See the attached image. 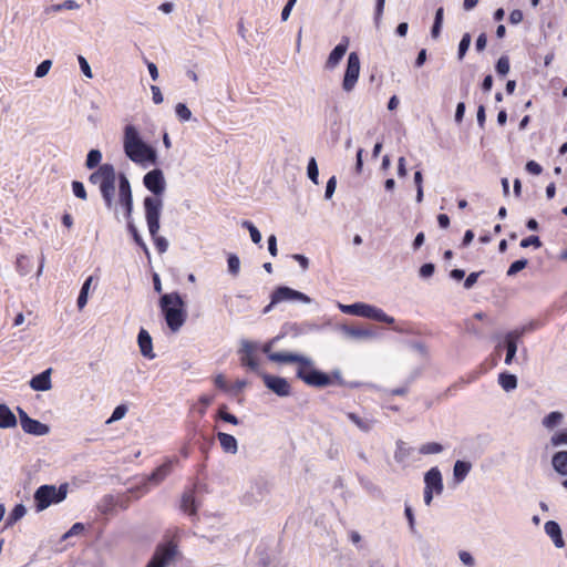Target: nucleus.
Listing matches in <instances>:
<instances>
[{
    "label": "nucleus",
    "mask_w": 567,
    "mask_h": 567,
    "mask_svg": "<svg viewBox=\"0 0 567 567\" xmlns=\"http://www.w3.org/2000/svg\"><path fill=\"white\" fill-rule=\"evenodd\" d=\"M123 148L125 155L138 165H154L157 162L156 151L142 140L134 125L130 124L124 127Z\"/></svg>",
    "instance_id": "1"
},
{
    "label": "nucleus",
    "mask_w": 567,
    "mask_h": 567,
    "mask_svg": "<svg viewBox=\"0 0 567 567\" xmlns=\"http://www.w3.org/2000/svg\"><path fill=\"white\" fill-rule=\"evenodd\" d=\"M159 306L168 328L177 332L186 320L183 299L177 292L166 293L161 297Z\"/></svg>",
    "instance_id": "2"
},
{
    "label": "nucleus",
    "mask_w": 567,
    "mask_h": 567,
    "mask_svg": "<svg viewBox=\"0 0 567 567\" xmlns=\"http://www.w3.org/2000/svg\"><path fill=\"white\" fill-rule=\"evenodd\" d=\"M115 178L116 173L114 166L112 164H103L97 168V171L91 174L90 182L100 186L106 207L109 209L114 208L115 214L117 215L114 204Z\"/></svg>",
    "instance_id": "3"
},
{
    "label": "nucleus",
    "mask_w": 567,
    "mask_h": 567,
    "mask_svg": "<svg viewBox=\"0 0 567 567\" xmlns=\"http://www.w3.org/2000/svg\"><path fill=\"white\" fill-rule=\"evenodd\" d=\"M338 308L343 313H347V315L373 319V320L390 323V324L394 322L393 317L388 316L385 312H383L382 309H380L375 306L369 305V303L355 302L352 305H343V303L339 302Z\"/></svg>",
    "instance_id": "4"
},
{
    "label": "nucleus",
    "mask_w": 567,
    "mask_h": 567,
    "mask_svg": "<svg viewBox=\"0 0 567 567\" xmlns=\"http://www.w3.org/2000/svg\"><path fill=\"white\" fill-rule=\"evenodd\" d=\"M66 496V486L61 485L56 488L53 485H42L34 493V501L38 511H43L51 504L60 503Z\"/></svg>",
    "instance_id": "5"
},
{
    "label": "nucleus",
    "mask_w": 567,
    "mask_h": 567,
    "mask_svg": "<svg viewBox=\"0 0 567 567\" xmlns=\"http://www.w3.org/2000/svg\"><path fill=\"white\" fill-rule=\"evenodd\" d=\"M296 374L298 379L309 386L324 388L332 383L331 378L327 373L315 369L312 360L309 365L298 367Z\"/></svg>",
    "instance_id": "6"
},
{
    "label": "nucleus",
    "mask_w": 567,
    "mask_h": 567,
    "mask_svg": "<svg viewBox=\"0 0 567 567\" xmlns=\"http://www.w3.org/2000/svg\"><path fill=\"white\" fill-rule=\"evenodd\" d=\"M163 208V200L158 197L147 196L144 199V209L147 227L151 235L159 230V217Z\"/></svg>",
    "instance_id": "7"
},
{
    "label": "nucleus",
    "mask_w": 567,
    "mask_h": 567,
    "mask_svg": "<svg viewBox=\"0 0 567 567\" xmlns=\"http://www.w3.org/2000/svg\"><path fill=\"white\" fill-rule=\"evenodd\" d=\"M424 503L430 506L434 495H441L444 489L443 478L437 467H432L424 475Z\"/></svg>",
    "instance_id": "8"
},
{
    "label": "nucleus",
    "mask_w": 567,
    "mask_h": 567,
    "mask_svg": "<svg viewBox=\"0 0 567 567\" xmlns=\"http://www.w3.org/2000/svg\"><path fill=\"white\" fill-rule=\"evenodd\" d=\"M533 329H535V324L529 323L519 329L512 330L504 336V347L506 349L505 364L511 365L513 363L519 340L526 332Z\"/></svg>",
    "instance_id": "9"
},
{
    "label": "nucleus",
    "mask_w": 567,
    "mask_h": 567,
    "mask_svg": "<svg viewBox=\"0 0 567 567\" xmlns=\"http://www.w3.org/2000/svg\"><path fill=\"white\" fill-rule=\"evenodd\" d=\"M360 58L357 52H351L347 60V68L342 81V89L344 92H351L360 75Z\"/></svg>",
    "instance_id": "10"
},
{
    "label": "nucleus",
    "mask_w": 567,
    "mask_h": 567,
    "mask_svg": "<svg viewBox=\"0 0 567 567\" xmlns=\"http://www.w3.org/2000/svg\"><path fill=\"white\" fill-rule=\"evenodd\" d=\"M284 301L310 303L311 298L290 287L280 286L276 288L271 295V305H277Z\"/></svg>",
    "instance_id": "11"
},
{
    "label": "nucleus",
    "mask_w": 567,
    "mask_h": 567,
    "mask_svg": "<svg viewBox=\"0 0 567 567\" xmlns=\"http://www.w3.org/2000/svg\"><path fill=\"white\" fill-rule=\"evenodd\" d=\"M17 411L19 414L21 427L25 433L35 435V436H43V435L49 434V432H50L49 425L41 423L38 420L31 419L27 414V412L21 408H17Z\"/></svg>",
    "instance_id": "12"
},
{
    "label": "nucleus",
    "mask_w": 567,
    "mask_h": 567,
    "mask_svg": "<svg viewBox=\"0 0 567 567\" xmlns=\"http://www.w3.org/2000/svg\"><path fill=\"white\" fill-rule=\"evenodd\" d=\"M144 186L153 193V197L161 198L166 189V182L163 172L155 168L145 174L143 178Z\"/></svg>",
    "instance_id": "13"
},
{
    "label": "nucleus",
    "mask_w": 567,
    "mask_h": 567,
    "mask_svg": "<svg viewBox=\"0 0 567 567\" xmlns=\"http://www.w3.org/2000/svg\"><path fill=\"white\" fill-rule=\"evenodd\" d=\"M118 203L124 209L125 218L131 219L133 212V197L130 182L124 174H120L118 177Z\"/></svg>",
    "instance_id": "14"
},
{
    "label": "nucleus",
    "mask_w": 567,
    "mask_h": 567,
    "mask_svg": "<svg viewBox=\"0 0 567 567\" xmlns=\"http://www.w3.org/2000/svg\"><path fill=\"white\" fill-rule=\"evenodd\" d=\"M269 360L276 363L282 364H291L296 363L298 367L309 365L311 363V358L288 351H279L275 353H269Z\"/></svg>",
    "instance_id": "15"
},
{
    "label": "nucleus",
    "mask_w": 567,
    "mask_h": 567,
    "mask_svg": "<svg viewBox=\"0 0 567 567\" xmlns=\"http://www.w3.org/2000/svg\"><path fill=\"white\" fill-rule=\"evenodd\" d=\"M262 380L265 385L276 393L279 396H288L291 392V386L289 382L281 377L270 375V374H262Z\"/></svg>",
    "instance_id": "16"
},
{
    "label": "nucleus",
    "mask_w": 567,
    "mask_h": 567,
    "mask_svg": "<svg viewBox=\"0 0 567 567\" xmlns=\"http://www.w3.org/2000/svg\"><path fill=\"white\" fill-rule=\"evenodd\" d=\"M175 555V546L166 545L159 547L146 567H167Z\"/></svg>",
    "instance_id": "17"
},
{
    "label": "nucleus",
    "mask_w": 567,
    "mask_h": 567,
    "mask_svg": "<svg viewBox=\"0 0 567 567\" xmlns=\"http://www.w3.org/2000/svg\"><path fill=\"white\" fill-rule=\"evenodd\" d=\"M348 47L349 39L344 37L342 41L330 52L324 63V69L330 71L334 70L339 65L344 54L347 53Z\"/></svg>",
    "instance_id": "18"
},
{
    "label": "nucleus",
    "mask_w": 567,
    "mask_h": 567,
    "mask_svg": "<svg viewBox=\"0 0 567 567\" xmlns=\"http://www.w3.org/2000/svg\"><path fill=\"white\" fill-rule=\"evenodd\" d=\"M137 344L141 351V354L146 359H154L156 354L153 350V341L151 334L145 330L141 329L137 336Z\"/></svg>",
    "instance_id": "19"
},
{
    "label": "nucleus",
    "mask_w": 567,
    "mask_h": 567,
    "mask_svg": "<svg viewBox=\"0 0 567 567\" xmlns=\"http://www.w3.org/2000/svg\"><path fill=\"white\" fill-rule=\"evenodd\" d=\"M30 386L34 391H49L52 388L51 369L33 377L30 381Z\"/></svg>",
    "instance_id": "20"
},
{
    "label": "nucleus",
    "mask_w": 567,
    "mask_h": 567,
    "mask_svg": "<svg viewBox=\"0 0 567 567\" xmlns=\"http://www.w3.org/2000/svg\"><path fill=\"white\" fill-rule=\"evenodd\" d=\"M172 468L173 461L165 462L147 477V483L153 486L161 484L171 474Z\"/></svg>",
    "instance_id": "21"
},
{
    "label": "nucleus",
    "mask_w": 567,
    "mask_h": 567,
    "mask_svg": "<svg viewBox=\"0 0 567 567\" xmlns=\"http://www.w3.org/2000/svg\"><path fill=\"white\" fill-rule=\"evenodd\" d=\"M544 528L545 533L551 538L554 545L557 548H563L565 546V542L561 535V528L556 522H546Z\"/></svg>",
    "instance_id": "22"
},
{
    "label": "nucleus",
    "mask_w": 567,
    "mask_h": 567,
    "mask_svg": "<svg viewBox=\"0 0 567 567\" xmlns=\"http://www.w3.org/2000/svg\"><path fill=\"white\" fill-rule=\"evenodd\" d=\"M341 330L347 338L354 340L373 339L375 337V333L369 329L343 326Z\"/></svg>",
    "instance_id": "23"
},
{
    "label": "nucleus",
    "mask_w": 567,
    "mask_h": 567,
    "mask_svg": "<svg viewBox=\"0 0 567 567\" xmlns=\"http://www.w3.org/2000/svg\"><path fill=\"white\" fill-rule=\"evenodd\" d=\"M347 417L362 432H370L374 424H375V420L372 419V417H367V416H360L359 414L357 413H353V412H348L347 413Z\"/></svg>",
    "instance_id": "24"
},
{
    "label": "nucleus",
    "mask_w": 567,
    "mask_h": 567,
    "mask_svg": "<svg viewBox=\"0 0 567 567\" xmlns=\"http://www.w3.org/2000/svg\"><path fill=\"white\" fill-rule=\"evenodd\" d=\"M217 439L219 444L225 453L236 454L238 451V443L235 436L219 432L217 433Z\"/></svg>",
    "instance_id": "25"
},
{
    "label": "nucleus",
    "mask_w": 567,
    "mask_h": 567,
    "mask_svg": "<svg viewBox=\"0 0 567 567\" xmlns=\"http://www.w3.org/2000/svg\"><path fill=\"white\" fill-rule=\"evenodd\" d=\"M244 355L241 357V362L244 365L248 367L251 371L257 372L259 369V364L254 357V346L249 342H245L243 346Z\"/></svg>",
    "instance_id": "26"
},
{
    "label": "nucleus",
    "mask_w": 567,
    "mask_h": 567,
    "mask_svg": "<svg viewBox=\"0 0 567 567\" xmlns=\"http://www.w3.org/2000/svg\"><path fill=\"white\" fill-rule=\"evenodd\" d=\"M17 425V417L6 404L0 403V427L10 429Z\"/></svg>",
    "instance_id": "27"
},
{
    "label": "nucleus",
    "mask_w": 567,
    "mask_h": 567,
    "mask_svg": "<svg viewBox=\"0 0 567 567\" xmlns=\"http://www.w3.org/2000/svg\"><path fill=\"white\" fill-rule=\"evenodd\" d=\"M551 465L558 474L567 476V451L555 453L551 457Z\"/></svg>",
    "instance_id": "28"
},
{
    "label": "nucleus",
    "mask_w": 567,
    "mask_h": 567,
    "mask_svg": "<svg viewBox=\"0 0 567 567\" xmlns=\"http://www.w3.org/2000/svg\"><path fill=\"white\" fill-rule=\"evenodd\" d=\"M472 468L471 463L464 461H456L453 467V476L457 483L465 480Z\"/></svg>",
    "instance_id": "29"
},
{
    "label": "nucleus",
    "mask_w": 567,
    "mask_h": 567,
    "mask_svg": "<svg viewBox=\"0 0 567 567\" xmlns=\"http://www.w3.org/2000/svg\"><path fill=\"white\" fill-rule=\"evenodd\" d=\"M498 384L506 392L513 391L517 388V378L514 374L503 372L498 375Z\"/></svg>",
    "instance_id": "30"
},
{
    "label": "nucleus",
    "mask_w": 567,
    "mask_h": 567,
    "mask_svg": "<svg viewBox=\"0 0 567 567\" xmlns=\"http://www.w3.org/2000/svg\"><path fill=\"white\" fill-rule=\"evenodd\" d=\"M564 420V414L558 411L550 412L547 416H545L542 421L543 425L547 430H553L556 426L560 425Z\"/></svg>",
    "instance_id": "31"
},
{
    "label": "nucleus",
    "mask_w": 567,
    "mask_h": 567,
    "mask_svg": "<svg viewBox=\"0 0 567 567\" xmlns=\"http://www.w3.org/2000/svg\"><path fill=\"white\" fill-rule=\"evenodd\" d=\"M181 507L188 515H196L197 507L192 492H187L183 495Z\"/></svg>",
    "instance_id": "32"
},
{
    "label": "nucleus",
    "mask_w": 567,
    "mask_h": 567,
    "mask_svg": "<svg viewBox=\"0 0 567 567\" xmlns=\"http://www.w3.org/2000/svg\"><path fill=\"white\" fill-rule=\"evenodd\" d=\"M92 281H93V277L92 276L87 277L81 288L80 295L78 297L79 309H83L87 303V297H89V291H90Z\"/></svg>",
    "instance_id": "33"
},
{
    "label": "nucleus",
    "mask_w": 567,
    "mask_h": 567,
    "mask_svg": "<svg viewBox=\"0 0 567 567\" xmlns=\"http://www.w3.org/2000/svg\"><path fill=\"white\" fill-rule=\"evenodd\" d=\"M27 514V508L22 504H18L14 506V508L9 514L6 525L12 526L16 524L19 519H21Z\"/></svg>",
    "instance_id": "34"
},
{
    "label": "nucleus",
    "mask_w": 567,
    "mask_h": 567,
    "mask_svg": "<svg viewBox=\"0 0 567 567\" xmlns=\"http://www.w3.org/2000/svg\"><path fill=\"white\" fill-rule=\"evenodd\" d=\"M444 450L443 445L436 442L424 443L420 446L419 452L423 455L439 454Z\"/></svg>",
    "instance_id": "35"
},
{
    "label": "nucleus",
    "mask_w": 567,
    "mask_h": 567,
    "mask_svg": "<svg viewBox=\"0 0 567 567\" xmlns=\"http://www.w3.org/2000/svg\"><path fill=\"white\" fill-rule=\"evenodd\" d=\"M443 14H444L443 8H439L435 12V19H434V23H433V27L431 30V34L434 39L440 35L442 23H443Z\"/></svg>",
    "instance_id": "36"
},
{
    "label": "nucleus",
    "mask_w": 567,
    "mask_h": 567,
    "mask_svg": "<svg viewBox=\"0 0 567 567\" xmlns=\"http://www.w3.org/2000/svg\"><path fill=\"white\" fill-rule=\"evenodd\" d=\"M550 444L554 447L567 445V427L563 429L561 431L555 432L550 437Z\"/></svg>",
    "instance_id": "37"
},
{
    "label": "nucleus",
    "mask_w": 567,
    "mask_h": 567,
    "mask_svg": "<svg viewBox=\"0 0 567 567\" xmlns=\"http://www.w3.org/2000/svg\"><path fill=\"white\" fill-rule=\"evenodd\" d=\"M127 228L130 230V233L132 234L133 236V239L134 241L143 248V250L148 254V248L146 246V244L144 243L143 238L141 237V235L138 234V230L137 228L135 227V225L133 224L132 220H128L127 223Z\"/></svg>",
    "instance_id": "38"
},
{
    "label": "nucleus",
    "mask_w": 567,
    "mask_h": 567,
    "mask_svg": "<svg viewBox=\"0 0 567 567\" xmlns=\"http://www.w3.org/2000/svg\"><path fill=\"white\" fill-rule=\"evenodd\" d=\"M101 159H102L101 152L99 150H91L87 154L85 165L89 169H92L100 164Z\"/></svg>",
    "instance_id": "39"
},
{
    "label": "nucleus",
    "mask_w": 567,
    "mask_h": 567,
    "mask_svg": "<svg viewBox=\"0 0 567 567\" xmlns=\"http://www.w3.org/2000/svg\"><path fill=\"white\" fill-rule=\"evenodd\" d=\"M307 174H308V177L316 184L318 185V177H319V169H318V165H317V162H316V158L315 157H311L308 162V166H307Z\"/></svg>",
    "instance_id": "40"
},
{
    "label": "nucleus",
    "mask_w": 567,
    "mask_h": 567,
    "mask_svg": "<svg viewBox=\"0 0 567 567\" xmlns=\"http://www.w3.org/2000/svg\"><path fill=\"white\" fill-rule=\"evenodd\" d=\"M175 112L178 118L183 122L189 121L192 118V112L184 103H177L175 106Z\"/></svg>",
    "instance_id": "41"
},
{
    "label": "nucleus",
    "mask_w": 567,
    "mask_h": 567,
    "mask_svg": "<svg viewBox=\"0 0 567 567\" xmlns=\"http://www.w3.org/2000/svg\"><path fill=\"white\" fill-rule=\"evenodd\" d=\"M241 226L249 230L252 243L259 244L261 240L260 231L248 220H244Z\"/></svg>",
    "instance_id": "42"
},
{
    "label": "nucleus",
    "mask_w": 567,
    "mask_h": 567,
    "mask_svg": "<svg viewBox=\"0 0 567 567\" xmlns=\"http://www.w3.org/2000/svg\"><path fill=\"white\" fill-rule=\"evenodd\" d=\"M471 45V35L470 33H465L461 42L458 44V60H463L465 53L467 52L468 48Z\"/></svg>",
    "instance_id": "43"
},
{
    "label": "nucleus",
    "mask_w": 567,
    "mask_h": 567,
    "mask_svg": "<svg viewBox=\"0 0 567 567\" xmlns=\"http://www.w3.org/2000/svg\"><path fill=\"white\" fill-rule=\"evenodd\" d=\"M51 66H52L51 60L42 61L35 69V72H34L35 78L41 79V78L45 76L49 73Z\"/></svg>",
    "instance_id": "44"
},
{
    "label": "nucleus",
    "mask_w": 567,
    "mask_h": 567,
    "mask_svg": "<svg viewBox=\"0 0 567 567\" xmlns=\"http://www.w3.org/2000/svg\"><path fill=\"white\" fill-rule=\"evenodd\" d=\"M240 269V260L236 255H230L228 257V271L233 276H237Z\"/></svg>",
    "instance_id": "45"
},
{
    "label": "nucleus",
    "mask_w": 567,
    "mask_h": 567,
    "mask_svg": "<svg viewBox=\"0 0 567 567\" xmlns=\"http://www.w3.org/2000/svg\"><path fill=\"white\" fill-rule=\"evenodd\" d=\"M496 71L501 75H506L509 72V60L507 56H501L496 63Z\"/></svg>",
    "instance_id": "46"
},
{
    "label": "nucleus",
    "mask_w": 567,
    "mask_h": 567,
    "mask_svg": "<svg viewBox=\"0 0 567 567\" xmlns=\"http://www.w3.org/2000/svg\"><path fill=\"white\" fill-rule=\"evenodd\" d=\"M527 259H519L514 261L507 270V276L516 275L518 271L523 270L527 266Z\"/></svg>",
    "instance_id": "47"
},
{
    "label": "nucleus",
    "mask_w": 567,
    "mask_h": 567,
    "mask_svg": "<svg viewBox=\"0 0 567 567\" xmlns=\"http://www.w3.org/2000/svg\"><path fill=\"white\" fill-rule=\"evenodd\" d=\"M127 408L125 405H118L114 409L111 417L106 421L107 424L118 421L125 416Z\"/></svg>",
    "instance_id": "48"
},
{
    "label": "nucleus",
    "mask_w": 567,
    "mask_h": 567,
    "mask_svg": "<svg viewBox=\"0 0 567 567\" xmlns=\"http://www.w3.org/2000/svg\"><path fill=\"white\" fill-rule=\"evenodd\" d=\"M410 454V449L403 442H399L395 451V460L402 462Z\"/></svg>",
    "instance_id": "49"
},
{
    "label": "nucleus",
    "mask_w": 567,
    "mask_h": 567,
    "mask_svg": "<svg viewBox=\"0 0 567 567\" xmlns=\"http://www.w3.org/2000/svg\"><path fill=\"white\" fill-rule=\"evenodd\" d=\"M151 236L155 243V246H156L158 252H161V254L165 252L168 248V241L164 237L158 236L157 234L151 235Z\"/></svg>",
    "instance_id": "50"
},
{
    "label": "nucleus",
    "mask_w": 567,
    "mask_h": 567,
    "mask_svg": "<svg viewBox=\"0 0 567 567\" xmlns=\"http://www.w3.org/2000/svg\"><path fill=\"white\" fill-rule=\"evenodd\" d=\"M225 409H226V406H223L219 409V412H218L219 417L225 422L237 425L239 423L238 419L234 414L228 413Z\"/></svg>",
    "instance_id": "51"
},
{
    "label": "nucleus",
    "mask_w": 567,
    "mask_h": 567,
    "mask_svg": "<svg viewBox=\"0 0 567 567\" xmlns=\"http://www.w3.org/2000/svg\"><path fill=\"white\" fill-rule=\"evenodd\" d=\"M529 246H534L535 248H539L542 246V241L538 236H529L527 238H524L520 241L522 248H527Z\"/></svg>",
    "instance_id": "52"
},
{
    "label": "nucleus",
    "mask_w": 567,
    "mask_h": 567,
    "mask_svg": "<svg viewBox=\"0 0 567 567\" xmlns=\"http://www.w3.org/2000/svg\"><path fill=\"white\" fill-rule=\"evenodd\" d=\"M72 189L76 197H79L81 199H86V192H85L84 185L81 182H78V181L73 182Z\"/></svg>",
    "instance_id": "53"
},
{
    "label": "nucleus",
    "mask_w": 567,
    "mask_h": 567,
    "mask_svg": "<svg viewBox=\"0 0 567 567\" xmlns=\"http://www.w3.org/2000/svg\"><path fill=\"white\" fill-rule=\"evenodd\" d=\"M336 187H337V178H336V176H332L329 178V181L327 182V186H326L324 197L327 199H330L332 197L333 193L336 192Z\"/></svg>",
    "instance_id": "54"
},
{
    "label": "nucleus",
    "mask_w": 567,
    "mask_h": 567,
    "mask_svg": "<svg viewBox=\"0 0 567 567\" xmlns=\"http://www.w3.org/2000/svg\"><path fill=\"white\" fill-rule=\"evenodd\" d=\"M458 557H460V560L467 567H473L475 565V559L468 551H465V550L460 551Z\"/></svg>",
    "instance_id": "55"
},
{
    "label": "nucleus",
    "mask_w": 567,
    "mask_h": 567,
    "mask_svg": "<svg viewBox=\"0 0 567 567\" xmlns=\"http://www.w3.org/2000/svg\"><path fill=\"white\" fill-rule=\"evenodd\" d=\"M79 63H80V68H81L82 72H83V74L86 78L91 79L93 76V74H92V70H91L86 59L84 56L80 55L79 56Z\"/></svg>",
    "instance_id": "56"
},
{
    "label": "nucleus",
    "mask_w": 567,
    "mask_h": 567,
    "mask_svg": "<svg viewBox=\"0 0 567 567\" xmlns=\"http://www.w3.org/2000/svg\"><path fill=\"white\" fill-rule=\"evenodd\" d=\"M152 99L155 104H161L164 101L161 89L157 85H151Z\"/></svg>",
    "instance_id": "57"
},
{
    "label": "nucleus",
    "mask_w": 567,
    "mask_h": 567,
    "mask_svg": "<svg viewBox=\"0 0 567 567\" xmlns=\"http://www.w3.org/2000/svg\"><path fill=\"white\" fill-rule=\"evenodd\" d=\"M526 171L534 175H539L543 171L542 166L535 161H529L526 163Z\"/></svg>",
    "instance_id": "58"
},
{
    "label": "nucleus",
    "mask_w": 567,
    "mask_h": 567,
    "mask_svg": "<svg viewBox=\"0 0 567 567\" xmlns=\"http://www.w3.org/2000/svg\"><path fill=\"white\" fill-rule=\"evenodd\" d=\"M434 265L433 264H424L421 268H420V276L423 277V278H429L433 275L434 272Z\"/></svg>",
    "instance_id": "59"
},
{
    "label": "nucleus",
    "mask_w": 567,
    "mask_h": 567,
    "mask_svg": "<svg viewBox=\"0 0 567 567\" xmlns=\"http://www.w3.org/2000/svg\"><path fill=\"white\" fill-rule=\"evenodd\" d=\"M268 250H269V254L272 256V257H276L277 254H278V249H277V238L275 235H270L268 237Z\"/></svg>",
    "instance_id": "60"
},
{
    "label": "nucleus",
    "mask_w": 567,
    "mask_h": 567,
    "mask_svg": "<svg viewBox=\"0 0 567 567\" xmlns=\"http://www.w3.org/2000/svg\"><path fill=\"white\" fill-rule=\"evenodd\" d=\"M481 272H471L464 281L465 289H471L477 281Z\"/></svg>",
    "instance_id": "61"
},
{
    "label": "nucleus",
    "mask_w": 567,
    "mask_h": 567,
    "mask_svg": "<svg viewBox=\"0 0 567 567\" xmlns=\"http://www.w3.org/2000/svg\"><path fill=\"white\" fill-rule=\"evenodd\" d=\"M523 12L518 9L516 10H513L511 13H509V22L513 23V24H518L523 21Z\"/></svg>",
    "instance_id": "62"
},
{
    "label": "nucleus",
    "mask_w": 567,
    "mask_h": 567,
    "mask_svg": "<svg viewBox=\"0 0 567 567\" xmlns=\"http://www.w3.org/2000/svg\"><path fill=\"white\" fill-rule=\"evenodd\" d=\"M84 529V526L83 524L81 523H75L68 533L64 534L63 538H68L70 536H73V535H78L80 533H82Z\"/></svg>",
    "instance_id": "63"
},
{
    "label": "nucleus",
    "mask_w": 567,
    "mask_h": 567,
    "mask_svg": "<svg viewBox=\"0 0 567 567\" xmlns=\"http://www.w3.org/2000/svg\"><path fill=\"white\" fill-rule=\"evenodd\" d=\"M486 43H487V37L485 33H481L478 35V38L476 39V43H475V47H476V50L477 51H483L486 47Z\"/></svg>",
    "instance_id": "64"
}]
</instances>
